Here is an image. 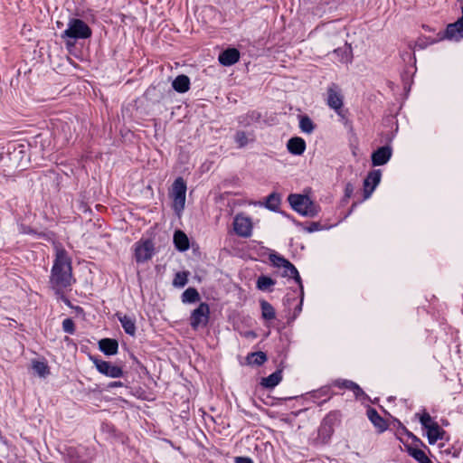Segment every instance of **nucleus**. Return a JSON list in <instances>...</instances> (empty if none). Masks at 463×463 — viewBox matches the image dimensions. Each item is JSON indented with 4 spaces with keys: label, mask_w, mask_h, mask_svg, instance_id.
<instances>
[{
    "label": "nucleus",
    "mask_w": 463,
    "mask_h": 463,
    "mask_svg": "<svg viewBox=\"0 0 463 463\" xmlns=\"http://www.w3.org/2000/svg\"><path fill=\"white\" fill-rule=\"evenodd\" d=\"M30 161L28 148L25 145H14L6 154L0 153V175H14L24 169Z\"/></svg>",
    "instance_id": "nucleus-1"
},
{
    "label": "nucleus",
    "mask_w": 463,
    "mask_h": 463,
    "mask_svg": "<svg viewBox=\"0 0 463 463\" xmlns=\"http://www.w3.org/2000/svg\"><path fill=\"white\" fill-rule=\"evenodd\" d=\"M71 263V262H54L52 266L51 283L57 291H61L71 285L72 269Z\"/></svg>",
    "instance_id": "nucleus-2"
},
{
    "label": "nucleus",
    "mask_w": 463,
    "mask_h": 463,
    "mask_svg": "<svg viewBox=\"0 0 463 463\" xmlns=\"http://www.w3.org/2000/svg\"><path fill=\"white\" fill-rule=\"evenodd\" d=\"M91 31L90 27L80 19H71L68 24V28L63 32L61 37L67 39L68 45H73V42L71 40L75 39H85L90 37Z\"/></svg>",
    "instance_id": "nucleus-3"
},
{
    "label": "nucleus",
    "mask_w": 463,
    "mask_h": 463,
    "mask_svg": "<svg viewBox=\"0 0 463 463\" xmlns=\"http://www.w3.org/2000/svg\"><path fill=\"white\" fill-rule=\"evenodd\" d=\"M420 422L422 429L426 430V436L430 445L438 440L443 439L446 431L435 421L428 412H423L420 416Z\"/></svg>",
    "instance_id": "nucleus-4"
},
{
    "label": "nucleus",
    "mask_w": 463,
    "mask_h": 463,
    "mask_svg": "<svg viewBox=\"0 0 463 463\" xmlns=\"http://www.w3.org/2000/svg\"><path fill=\"white\" fill-rule=\"evenodd\" d=\"M275 266L283 268V276L288 277V279H293L298 285V288H300V301L298 302L295 310H294V317H296L300 314L302 311V305H303V299H304V288L302 284V280L300 278V275L298 273V270L297 268L292 264V262H272Z\"/></svg>",
    "instance_id": "nucleus-5"
},
{
    "label": "nucleus",
    "mask_w": 463,
    "mask_h": 463,
    "mask_svg": "<svg viewBox=\"0 0 463 463\" xmlns=\"http://www.w3.org/2000/svg\"><path fill=\"white\" fill-rule=\"evenodd\" d=\"M65 461L67 463H90L94 458L92 450L84 446H71L65 449Z\"/></svg>",
    "instance_id": "nucleus-6"
},
{
    "label": "nucleus",
    "mask_w": 463,
    "mask_h": 463,
    "mask_svg": "<svg viewBox=\"0 0 463 463\" xmlns=\"http://www.w3.org/2000/svg\"><path fill=\"white\" fill-rule=\"evenodd\" d=\"M186 184L182 177L175 180L172 185L171 196L173 198V208L180 216L185 206Z\"/></svg>",
    "instance_id": "nucleus-7"
},
{
    "label": "nucleus",
    "mask_w": 463,
    "mask_h": 463,
    "mask_svg": "<svg viewBox=\"0 0 463 463\" xmlns=\"http://www.w3.org/2000/svg\"><path fill=\"white\" fill-rule=\"evenodd\" d=\"M210 306L206 302H201L199 306L194 309L189 317L190 326L194 330L203 328L208 326L210 320Z\"/></svg>",
    "instance_id": "nucleus-8"
},
{
    "label": "nucleus",
    "mask_w": 463,
    "mask_h": 463,
    "mask_svg": "<svg viewBox=\"0 0 463 463\" xmlns=\"http://www.w3.org/2000/svg\"><path fill=\"white\" fill-rule=\"evenodd\" d=\"M288 202L292 208L303 215L313 216L316 214V210L313 203L306 195L290 194Z\"/></svg>",
    "instance_id": "nucleus-9"
},
{
    "label": "nucleus",
    "mask_w": 463,
    "mask_h": 463,
    "mask_svg": "<svg viewBox=\"0 0 463 463\" xmlns=\"http://www.w3.org/2000/svg\"><path fill=\"white\" fill-rule=\"evenodd\" d=\"M90 359L95 364L98 372L101 374L110 378H119L124 374L123 369L120 366L114 365L110 362H107L97 357H90Z\"/></svg>",
    "instance_id": "nucleus-10"
},
{
    "label": "nucleus",
    "mask_w": 463,
    "mask_h": 463,
    "mask_svg": "<svg viewBox=\"0 0 463 463\" xmlns=\"http://www.w3.org/2000/svg\"><path fill=\"white\" fill-rule=\"evenodd\" d=\"M233 229L237 235L248 238L252 232L251 219L242 213H239L234 217Z\"/></svg>",
    "instance_id": "nucleus-11"
},
{
    "label": "nucleus",
    "mask_w": 463,
    "mask_h": 463,
    "mask_svg": "<svg viewBox=\"0 0 463 463\" xmlns=\"http://www.w3.org/2000/svg\"><path fill=\"white\" fill-rule=\"evenodd\" d=\"M381 180V171L374 170L368 174L364 181V197L368 199Z\"/></svg>",
    "instance_id": "nucleus-12"
},
{
    "label": "nucleus",
    "mask_w": 463,
    "mask_h": 463,
    "mask_svg": "<svg viewBox=\"0 0 463 463\" xmlns=\"http://www.w3.org/2000/svg\"><path fill=\"white\" fill-rule=\"evenodd\" d=\"M332 384L340 389H347L352 391L356 399L361 397H367L366 393L363 391V389L356 383L351 380L337 379L335 380Z\"/></svg>",
    "instance_id": "nucleus-13"
},
{
    "label": "nucleus",
    "mask_w": 463,
    "mask_h": 463,
    "mask_svg": "<svg viewBox=\"0 0 463 463\" xmlns=\"http://www.w3.org/2000/svg\"><path fill=\"white\" fill-rule=\"evenodd\" d=\"M366 415L372 424L377 429L378 433H383L388 429V422L372 407L366 411Z\"/></svg>",
    "instance_id": "nucleus-14"
},
{
    "label": "nucleus",
    "mask_w": 463,
    "mask_h": 463,
    "mask_svg": "<svg viewBox=\"0 0 463 463\" xmlns=\"http://www.w3.org/2000/svg\"><path fill=\"white\" fill-rule=\"evenodd\" d=\"M155 251V247L150 241H145L137 245L135 249V255L137 260H147L152 258Z\"/></svg>",
    "instance_id": "nucleus-15"
},
{
    "label": "nucleus",
    "mask_w": 463,
    "mask_h": 463,
    "mask_svg": "<svg viewBox=\"0 0 463 463\" xmlns=\"http://www.w3.org/2000/svg\"><path fill=\"white\" fill-rule=\"evenodd\" d=\"M392 156V148L388 146H382L372 155V163L374 166L385 165Z\"/></svg>",
    "instance_id": "nucleus-16"
},
{
    "label": "nucleus",
    "mask_w": 463,
    "mask_h": 463,
    "mask_svg": "<svg viewBox=\"0 0 463 463\" xmlns=\"http://www.w3.org/2000/svg\"><path fill=\"white\" fill-rule=\"evenodd\" d=\"M446 37L449 39H459L463 37V7L462 17L454 24H450L447 26Z\"/></svg>",
    "instance_id": "nucleus-17"
},
{
    "label": "nucleus",
    "mask_w": 463,
    "mask_h": 463,
    "mask_svg": "<svg viewBox=\"0 0 463 463\" xmlns=\"http://www.w3.org/2000/svg\"><path fill=\"white\" fill-rule=\"evenodd\" d=\"M99 348L106 355H114L118 351V343L113 338H103L99 342Z\"/></svg>",
    "instance_id": "nucleus-18"
},
{
    "label": "nucleus",
    "mask_w": 463,
    "mask_h": 463,
    "mask_svg": "<svg viewBox=\"0 0 463 463\" xmlns=\"http://www.w3.org/2000/svg\"><path fill=\"white\" fill-rule=\"evenodd\" d=\"M240 52L237 49L231 48L223 51L219 55V61L224 66H231L239 61Z\"/></svg>",
    "instance_id": "nucleus-19"
},
{
    "label": "nucleus",
    "mask_w": 463,
    "mask_h": 463,
    "mask_svg": "<svg viewBox=\"0 0 463 463\" xmlns=\"http://www.w3.org/2000/svg\"><path fill=\"white\" fill-rule=\"evenodd\" d=\"M116 316L118 321L120 322L125 333L131 336H134L137 331L135 318L127 315H122L120 313H117Z\"/></svg>",
    "instance_id": "nucleus-20"
},
{
    "label": "nucleus",
    "mask_w": 463,
    "mask_h": 463,
    "mask_svg": "<svg viewBox=\"0 0 463 463\" xmlns=\"http://www.w3.org/2000/svg\"><path fill=\"white\" fill-rule=\"evenodd\" d=\"M327 104L335 110H338L343 106L341 94L336 90V86L333 85L327 90Z\"/></svg>",
    "instance_id": "nucleus-21"
},
{
    "label": "nucleus",
    "mask_w": 463,
    "mask_h": 463,
    "mask_svg": "<svg viewBox=\"0 0 463 463\" xmlns=\"http://www.w3.org/2000/svg\"><path fill=\"white\" fill-rule=\"evenodd\" d=\"M287 147L291 154L300 156L306 149V142L301 137H292L288 141Z\"/></svg>",
    "instance_id": "nucleus-22"
},
{
    "label": "nucleus",
    "mask_w": 463,
    "mask_h": 463,
    "mask_svg": "<svg viewBox=\"0 0 463 463\" xmlns=\"http://www.w3.org/2000/svg\"><path fill=\"white\" fill-rule=\"evenodd\" d=\"M282 381V369H277L274 373L269 374L268 377L261 379L260 384L267 388L272 389L277 386Z\"/></svg>",
    "instance_id": "nucleus-23"
},
{
    "label": "nucleus",
    "mask_w": 463,
    "mask_h": 463,
    "mask_svg": "<svg viewBox=\"0 0 463 463\" xmlns=\"http://www.w3.org/2000/svg\"><path fill=\"white\" fill-rule=\"evenodd\" d=\"M407 453L419 463H432L426 453L420 448H414L411 445H405Z\"/></svg>",
    "instance_id": "nucleus-24"
},
{
    "label": "nucleus",
    "mask_w": 463,
    "mask_h": 463,
    "mask_svg": "<svg viewBox=\"0 0 463 463\" xmlns=\"http://www.w3.org/2000/svg\"><path fill=\"white\" fill-rule=\"evenodd\" d=\"M267 360V354L262 351L249 353L246 356V364L252 366H260Z\"/></svg>",
    "instance_id": "nucleus-25"
},
{
    "label": "nucleus",
    "mask_w": 463,
    "mask_h": 463,
    "mask_svg": "<svg viewBox=\"0 0 463 463\" xmlns=\"http://www.w3.org/2000/svg\"><path fill=\"white\" fill-rule=\"evenodd\" d=\"M172 86L177 92H186L190 88V80L188 76L182 74L178 75L173 81Z\"/></svg>",
    "instance_id": "nucleus-26"
},
{
    "label": "nucleus",
    "mask_w": 463,
    "mask_h": 463,
    "mask_svg": "<svg viewBox=\"0 0 463 463\" xmlns=\"http://www.w3.org/2000/svg\"><path fill=\"white\" fill-rule=\"evenodd\" d=\"M201 297L195 288H186L181 295V300L184 304H192L200 301Z\"/></svg>",
    "instance_id": "nucleus-27"
},
{
    "label": "nucleus",
    "mask_w": 463,
    "mask_h": 463,
    "mask_svg": "<svg viewBox=\"0 0 463 463\" xmlns=\"http://www.w3.org/2000/svg\"><path fill=\"white\" fill-rule=\"evenodd\" d=\"M174 243L179 250H185L189 247L188 237L180 230L175 232Z\"/></svg>",
    "instance_id": "nucleus-28"
},
{
    "label": "nucleus",
    "mask_w": 463,
    "mask_h": 463,
    "mask_svg": "<svg viewBox=\"0 0 463 463\" xmlns=\"http://www.w3.org/2000/svg\"><path fill=\"white\" fill-rule=\"evenodd\" d=\"M261 307V316L265 320H272L276 317V312L270 303L266 300L260 302Z\"/></svg>",
    "instance_id": "nucleus-29"
},
{
    "label": "nucleus",
    "mask_w": 463,
    "mask_h": 463,
    "mask_svg": "<svg viewBox=\"0 0 463 463\" xmlns=\"http://www.w3.org/2000/svg\"><path fill=\"white\" fill-rule=\"evenodd\" d=\"M341 421V413L338 411H332L326 415L322 422L326 426H330L335 430V426L339 424Z\"/></svg>",
    "instance_id": "nucleus-30"
},
{
    "label": "nucleus",
    "mask_w": 463,
    "mask_h": 463,
    "mask_svg": "<svg viewBox=\"0 0 463 463\" xmlns=\"http://www.w3.org/2000/svg\"><path fill=\"white\" fill-rule=\"evenodd\" d=\"M190 275L189 271H178L175 274V278L173 279V286L175 288H184L188 282V277Z\"/></svg>",
    "instance_id": "nucleus-31"
},
{
    "label": "nucleus",
    "mask_w": 463,
    "mask_h": 463,
    "mask_svg": "<svg viewBox=\"0 0 463 463\" xmlns=\"http://www.w3.org/2000/svg\"><path fill=\"white\" fill-rule=\"evenodd\" d=\"M32 367L40 377H46L50 373L49 366L45 362L33 361Z\"/></svg>",
    "instance_id": "nucleus-32"
},
{
    "label": "nucleus",
    "mask_w": 463,
    "mask_h": 463,
    "mask_svg": "<svg viewBox=\"0 0 463 463\" xmlns=\"http://www.w3.org/2000/svg\"><path fill=\"white\" fill-rule=\"evenodd\" d=\"M275 285V280L268 276H260L257 279V288L262 291H269V288Z\"/></svg>",
    "instance_id": "nucleus-33"
},
{
    "label": "nucleus",
    "mask_w": 463,
    "mask_h": 463,
    "mask_svg": "<svg viewBox=\"0 0 463 463\" xmlns=\"http://www.w3.org/2000/svg\"><path fill=\"white\" fill-rule=\"evenodd\" d=\"M299 128L303 132L310 134L313 132L315 127L309 117L303 116L299 121Z\"/></svg>",
    "instance_id": "nucleus-34"
},
{
    "label": "nucleus",
    "mask_w": 463,
    "mask_h": 463,
    "mask_svg": "<svg viewBox=\"0 0 463 463\" xmlns=\"http://www.w3.org/2000/svg\"><path fill=\"white\" fill-rule=\"evenodd\" d=\"M280 203V197L279 194L273 193L267 197L266 207L276 211Z\"/></svg>",
    "instance_id": "nucleus-35"
},
{
    "label": "nucleus",
    "mask_w": 463,
    "mask_h": 463,
    "mask_svg": "<svg viewBox=\"0 0 463 463\" xmlns=\"http://www.w3.org/2000/svg\"><path fill=\"white\" fill-rule=\"evenodd\" d=\"M299 298L300 301V288H298V292L297 290H293L291 292H288L283 298V304L287 307H290L293 302L297 301Z\"/></svg>",
    "instance_id": "nucleus-36"
},
{
    "label": "nucleus",
    "mask_w": 463,
    "mask_h": 463,
    "mask_svg": "<svg viewBox=\"0 0 463 463\" xmlns=\"http://www.w3.org/2000/svg\"><path fill=\"white\" fill-rule=\"evenodd\" d=\"M322 396H326L327 398L323 400L321 402H319V405H322L323 403L326 402L330 399V397H331L330 387H327V386L322 387L321 389H319L317 391H314L312 393V397L315 399L320 398Z\"/></svg>",
    "instance_id": "nucleus-37"
},
{
    "label": "nucleus",
    "mask_w": 463,
    "mask_h": 463,
    "mask_svg": "<svg viewBox=\"0 0 463 463\" xmlns=\"http://www.w3.org/2000/svg\"><path fill=\"white\" fill-rule=\"evenodd\" d=\"M335 430L331 428L330 426L325 425V423L321 422V425L319 427L318 432L319 435L324 439H330L333 435Z\"/></svg>",
    "instance_id": "nucleus-38"
},
{
    "label": "nucleus",
    "mask_w": 463,
    "mask_h": 463,
    "mask_svg": "<svg viewBox=\"0 0 463 463\" xmlns=\"http://www.w3.org/2000/svg\"><path fill=\"white\" fill-rule=\"evenodd\" d=\"M62 329L65 333L73 335L76 331L74 321L71 318H65L62 321Z\"/></svg>",
    "instance_id": "nucleus-39"
},
{
    "label": "nucleus",
    "mask_w": 463,
    "mask_h": 463,
    "mask_svg": "<svg viewBox=\"0 0 463 463\" xmlns=\"http://www.w3.org/2000/svg\"><path fill=\"white\" fill-rule=\"evenodd\" d=\"M235 141L237 142L240 147H242L248 144L249 139L245 132L239 131L235 135Z\"/></svg>",
    "instance_id": "nucleus-40"
},
{
    "label": "nucleus",
    "mask_w": 463,
    "mask_h": 463,
    "mask_svg": "<svg viewBox=\"0 0 463 463\" xmlns=\"http://www.w3.org/2000/svg\"><path fill=\"white\" fill-rule=\"evenodd\" d=\"M402 430L403 431L406 433V435L411 439L413 444H414V448H419V446H424L426 447L423 442L417 437L415 436L412 432L409 431L405 427H402Z\"/></svg>",
    "instance_id": "nucleus-41"
},
{
    "label": "nucleus",
    "mask_w": 463,
    "mask_h": 463,
    "mask_svg": "<svg viewBox=\"0 0 463 463\" xmlns=\"http://www.w3.org/2000/svg\"><path fill=\"white\" fill-rule=\"evenodd\" d=\"M123 386H124V383L120 381L110 382L109 383H108L106 390L109 391V390H111L114 388L123 387Z\"/></svg>",
    "instance_id": "nucleus-42"
},
{
    "label": "nucleus",
    "mask_w": 463,
    "mask_h": 463,
    "mask_svg": "<svg viewBox=\"0 0 463 463\" xmlns=\"http://www.w3.org/2000/svg\"><path fill=\"white\" fill-rule=\"evenodd\" d=\"M235 463H253V460L249 457H236Z\"/></svg>",
    "instance_id": "nucleus-43"
},
{
    "label": "nucleus",
    "mask_w": 463,
    "mask_h": 463,
    "mask_svg": "<svg viewBox=\"0 0 463 463\" xmlns=\"http://www.w3.org/2000/svg\"><path fill=\"white\" fill-rule=\"evenodd\" d=\"M264 252L269 254V258L270 261H273V260H286L284 258L279 257L275 253L269 252L268 250H265Z\"/></svg>",
    "instance_id": "nucleus-44"
},
{
    "label": "nucleus",
    "mask_w": 463,
    "mask_h": 463,
    "mask_svg": "<svg viewBox=\"0 0 463 463\" xmlns=\"http://www.w3.org/2000/svg\"><path fill=\"white\" fill-rule=\"evenodd\" d=\"M65 303H66L68 306H70L71 307L74 308V310L76 311V313H77V314H79V315H84V309H83L81 307H80V306H76V307H72V306H71V302H70V300H68V299H66V300H65Z\"/></svg>",
    "instance_id": "nucleus-45"
},
{
    "label": "nucleus",
    "mask_w": 463,
    "mask_h": 463,
    "mask_svg": "<svg viewBox=\"0 0 463 463\" xmlns=\"http://www.w3.org/2000/svg\"><path fill=\"white\" fill-rule=\"evenodd\" d=\"M354 191V187L351 184H347L346 186H345V195L347 197H350L352 193Z\"/></svg>",
    "instance_id": "nucleus-46"
},
{
    "label": "nucleus",
    "mask_w": 463,
    "mask_h": 463,
    "mask_svg": "<svg viewBox=\"0 0 463 463\" xmlns=\"http://www.w3.org/2000/svg\"><path fill=\"white\" fill-rule=\"evenodd\" d=\"M62 254H63V252H62V251H61V252H58V253H57V259H56V260H61V259H62Z\"/></svg>",
    "instance_id": "nucleus-47"
},
{
    "label": "nucleus",
    "mask_w": 463,
    "mask_h": 463,
    "mask_svg": "<svg viewBox=\"0 0 463 463\" xmlns=\"http://www.w3.org/2000/svg\"><path fill=\"white\" fill-rule=\"evenodd\" d=\"M57 26H58V27H61V26H62V23H61V22H59V21H58V22H57Z\"/></svg>",
    "instance_id": "nucleus-48"
},
{
    "label": "nucleus",
    "mask_w": 463,
    "mask_h": 463,
    "mask_svg": "<svg viewBox=\"0 0 463 463\" xmlns=\"http://www.w3.org/2000/svg\"><path fill=\"white\" fill-rule=\"evenodd\" d=\"M345 52L350 53V52H351V50H348V49L346 48Z\"/></svg>",
    "instance_id": "nucleus-49"
}]
</instances>
